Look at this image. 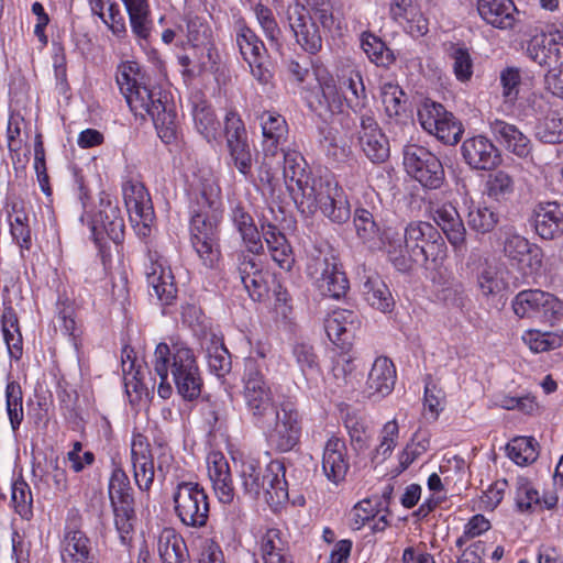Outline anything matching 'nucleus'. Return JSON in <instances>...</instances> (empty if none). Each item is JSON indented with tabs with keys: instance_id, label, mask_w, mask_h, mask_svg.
I'll use <instances>...</instances> for the list:
<instances>
[{
	"instance_id": "obj_6",
	"label": "nucleus",
	"mask_w": 563,
	"mask_h": 563,
	"mask_svg": "<svg viewBox=\"0 0 563 563\" xmlns=\"http://www.w3.org/2000/svg\"><path fill=\"white\" fill-rule=\"evenodd\" d=\"M243 398L252 423L257 428L272 424L280 409L274 401L272 389L265 379L263 366L255 357L244 360Z\"/></svg>"
},
{
	"instance_id": "obj_61",
	"label": "nucleus",
	"mask_w": 563,
	"mask_h": 563,
	"mask_svg": "<svg viewBox=\"0 0 563 563\" xmlns=\"http://www.w3.org/2000/svg\"><path fill=\"white\" fill-rule=\"evenodd\" d=\"M320 106L324 107L331 114L341 112L344 95H341L335 81L332 78L323 79L320 81Z\"/></svg>"
},
{
	"instance_id": "obj_14",
	"label": "nucleus",
	"mask_w": 563,
	"mask_h": 563,
	"mask_svg": "<svg viewBox=\"0 0 563 563\" xmlns=\"http://www.w3.org/2000/svg\"><path fill=\"white\" fill-rule=\"evenodd\" d=\"M122 194L129 218L139 236L146 238L155 219L151 196L144 184L135 178L122 183Z\"/></svg>"
},
{
	"instance_id": "obj_1",
	"label": "nucleus",
	"mask_w": 563,
	"mask_h": 563,
	"mask_svg": "<svg viewBox=\"0 0 563 563\" xmlns=\"http://www.w3.org/2000/svg\"><path fill=\"white\" fill-rule=\"evenodd\" d=\"M280 152L283 176L288 190L295 195L299 211L312 216L320 210L331 222L345 223L351 217V209L338 181L328 176H312L299 152L285 148Z\"/></svg>"
},
{
	"instance_id": "obj_3",
	"label": "nucleus",
	"mask_w": 563,
	"mask_h": 563,
	"mask_svg": "<svg viewBox=\"0 0 563 563\" xmlns=\"http://www.w3.org/2000/svg\"><path fill=\"white\" fill-rule=\"evenodd\" d=\"M153 366L161 383L157 394L163 399L172 396L173 388L168 376L175 384L177 393L188 401L197 399L202 389V378L194 351L181 341L157 344Z\"/></svg>"
},
{
	"instance_id": "obj_56",
	"label": "nucleus",
	"mask_w": 563,
	"mask_h": 563,
	"mask_svg": "<svg viewBox=\"0 0 563 563\" xmlns=\"http://www.w3.org/2000/svg\"><path fill=\"white\" fill-rule=\"evenodd\" d=\"M428 133L437 136V139L444 144L454 145L461 140L463 128L453 113L449 112L445 118H442L439 121L437 130H432V132Z\"/></svg>"
},
{
	"instance_id": "obj_15",
	"label": "nucleus",
	"mask_w": 563,
	"mask_h": 563,
	"mask_svg": "<svg viewBox=\"0 0 563 563\" xmlns=\"http://www.w3.org/2000/svg\"><path fill=\"white\" fill-rule=\"evenodd\" d=\"M268 442L280 452L291 451L299 442L301 427L299 413L290 404H280L272 424L261 428Z\"/></svg>"
},
{
	"instance_id": "obj_37",
	"label": "nucleus",
	"mask_w": 563,
	"mask_h": 563,
	"mask_svg": "<svg viewBox=\"0 0 563 563\" xmlns=\"http://www.w3.org/2000/svg\"><path fill=\"white\" fill-rule=\"evenodd\" d=\"M157 553L162 563H190L185 540L173 529H164L159 533Z\"/></svg>"
},
{
	"instance_id": "obj_9",
	"label": "nucleus",
	"mask_w": 563,
	"mask_h": 563,
	"mask_svg": "<svg viewBox=\"0 0 563 563\" xmlns=\"http://www.w3.org/2000/svg\"><path fill=\"white\" fill-rule=\"evenodd\" d=\"M108 495L119 538L122 543H126L134 531L136 512L130 479L121 467H115L111 473Z\"/></svg>"
},
{
	"instance_id": "obj_57",
	"label": "nucleus",
	"mask_w": 563,
	"mask_h": 563,
	"mask_svg": "<svg viewBox=\"0 0 563 563\" xmlns=\"http://www.w3.org/2000/svg\"><path fill=\"white\" fill-rule=\"evenodd\" d=\"M396 22L413 38L422 37L429 32V19L418 5Z\"/></svg>"
},
{
	"instance_id": "obj_28",
	"label": "nucleus",
	"mask_w": 563,
	"mask_h": 563,
	"mask_svg": "<svg viewBox=\"0 0 563 563\" xmlns=\"http://www.w3.org/2000/svg\"><path fill=\"white\" fill-rule=\"evenodd\" d=\"M360 325L356 312L347 309H338L324 320V330L328 338L336 345H344L353 338Z\"/></svg>"
},
{
	"instance_id": "obj_11",
	"label": "nucleus",
	"mask_w": 563,
	"mask_h": 563,
	"mask_svg": "<svg viewBox=\"0 0 563 563\" xmlns=\"http://www.w3.org/2000/svg\"><path fill=\"white\" fill-rule=\"evenodd\" d=\"M404 166L407 174L423 188L435 190L445 180V172L441 161L428 148L408 144L404 147Z\"/></svg>"
},
{
	"instance_id": "obj_48",
	"label": "nucleus",
	"mask_w": 563,
	"mask_h": 563,
	"mask_svg": "<svg viewBox=\"0 0 563 563\" xmlns=\"http://www.w3.org/2000/svg\"><path fill=\"white\" fill-rule=\"evenodd\" d=\"M126 13L135 38L148 42L154 27L150 4L126 10Z\"/></svg>"
},
{
	"instance_id": "obj_26",
	"label": "nucleus",
	"mask_w": 563,
	"mask_h": 563,
	"mask_svg": "<svg viewBox=\"0 0 563 563\" xmlns=\"http://www.w3.org/2000/svg\"><path fill=\"white\" fill-rule=\"evenodd\" d=\"M396 383V368L386 356L377 357L366 380V391L369 397L384 398L389 395Z\"/></svg>"
},
{
	"instance_id": "obj_45",
	"label": "nucleus",
	"mask_w": 563,
	"mask_h": 563,
	"mask_svg": "<svg viewBox=\"0 0 563 563\" xmlns=\"http://www.w3.org/2000/svg\"><path fill=\"white\" fill-rule=\"evenodd\" d=\"M538 445L532 437H517L506 445V451L516 464L528 465L538 459Z\"/></svg>"
},
{
	"instance_id": "obj_40",
	"label": "nucleus",
	"mask_w": 563,
	"mask_h": 563,
	"mask_svg": "<svg viewBox=\"0 0 563 563\" xmlns=\"http://www.w3.org/2000/svg\"><path fill=\"white\" fill-rule=\"evenodd\" d=\"M534 136L543 143L556 144L563 142V109L549 111L538 119L533 126Z\"/></svg>"
},
{
	"instance_id": "obj_64",
	"label": "nucleus",
	"mask_w": 563,
	"mask_h": 563,
	"mask_svg": "<svg viewBox=\"0 0 563 563\" xmlns=\"http://www.w3.org/2000/svg\"><path fill=\"white\" fill-rule=\"evenodd\" d=\"M523 341L534 353L553 350L561 345V338L551 332H540L537 330L528 331L523 335Z\"/></svg>"
},
{
	"instance_id": "obj_29",
	"label": "nucleus",
	"mask_w": 563,
	"mask_h": 563,
	"mask_svg": "<svg viewBox=\"0 0 563 563\" xmlns=\"http://www.w3.org/2000/svg\"><path fill=\"white\" fill-rule=\"evenodd\" d=\"M230 218L247 251L253 255L262 254L264 245L261 240V232L246 208L240 202L234 205L231 209Z\"/></svg>"
},
{
	"instance_id": "obj_27",
	"label": "nucleus",
	"mask_w": 563,
	"mask_h": 563,
	"mask_svg": "<svg viewBox=\"0 0 563 563\" xmlns=\"http://www.w3.org/2000/svg\"><path fill=\"white\" fill-rule=\"evenodd\" d=\"M516 505L521 512L542 511L553 509L559 498L555 494H545L542 497L526 477L516 481Z\"/></svg>"
},
{
	"instance_id": "obj_34",
	"label": "nucleus",
	"mask_w": 563,
	"mask_h": 563,
	"mask_svg": "<svg viewBox=\"0 0 563 563\" xmlns=\"http://www.w3.org/2000/svg\"><path fill=\"white\" fill-rule=\"evenodd\" d=\"M341 88L347 107L355 114L360 115V119L363 118V115L373 114V111L369 108V99L366 93L363 77L360 71H351L349 77L342 81Z\"/></svg>"
},
{
	"instance_id": "obj_16",
	"label": "nucleus",
	"mask_w": 563,
	"mask_h": 563,
	"mask_svg": "<svg viewBox=\"0 0 563 563\" xmlns=\"http://www.w3.org/2000/svg\"><path fill=\"white\" fill-rule=\"evenodd\" d=\"M91 231L96 240L106 234L114 243H120L124 235V220L117 200L101 191L99 195L98 211L91 218Z\"/></svg>"
},
{
	"instance_id": "obj_12",
	"label": "nucleus",
	"mask_w": 563,
	"mask_h": 563,
	"mask_svg": "<svg viewBox=\"0 0 563 563\" xmlns=\"http://www.w3.org/2000/svg\"><path fill=\"white\" fill-rule=\"evenodd\" d=\"M175 512L187 527L202 528L209 517V499L205 488L195 482H180L173 496Z\"/></svg>"
},
{
	"instance_id": "obj_35",
	"label": "nucleus",
	"mask_w": 563,
	"mask_h": 563,
	"mask_svg": "<svg viewBox=\"0 0 563 563\" xmlns=\"http://www.w3.org/2000/svg\"><path fill=\"white\" fill-rule=\"evenodd\" d=\"M477 11L488 24L508 29L514 25L516 7L511 0H478Z\"/></svg>"
},
{
	"instance_id": "obj_41",
	"label": "nucleus",
	"mask_w": 563,
	"mask_h": 563,
	"mask_svg": "<svg viewBox=\"0 0 563 563\" xmlns=\"http://www.w3.org/2000/svg\"><path fill=\"white\" fill-rule=\"evenodd\" d=\"M2 332L11 357L19 360L22 355V334L19 328V319L11 306L4 307L1 317Z\"/></svg>"
},
{
	"instance_id": "obj_18",
	"label": "nucleus",
	"mask_w": 563,
	"mask_h": 563,
	"mask_svg": "<svg viewBox=\"0 0 563 563\" xmlns=\"http://www.w3.org/2000/svg\"><path fill=\"white\" fill-rule=\"evenodd\" d=\"M357 140L364 154L373 163H383L389 157V143L374 114L360 119Z\"/></svg>"
},
{
	"instance_id": "obj_32",
	"label": "nucleus",
	"mask_w": 563,
	"mask_h": 563,
	"mask_svg": "<svg viewBox=\"0 0 563 563\" xmlns=\"http://www.w3.org/2000/svg\"><path fill=\"white\" fill-rule=\"evenodd\" d=\"M90 540L85 532L67 529L62 541L60 556L63 563H92Z\"/></svg>"
},
{
	"instance_id": "obj_60",
	"label": "nucleus",
	"mask_w": 563,
	"mask_h": 563,
	"mask_svg": "<svg viewBox=\"0 0 563 563\" xmlns=\"http://www.w3.org/2000/svg\"><path fill=\"white\" fill-rule=\"evenodd\" d=\"M224 136L227 146L249 141L245 124L234 110H229L224 117Z\"/></svg>"
},
{
	"instance_id": "obj_36",
	"label": "nucleus",
	"mask_w": 563,
	"mask_h": 563,
	"mask_svg": "<svg viewBox=\"0 0 563 563\" xmlns=\"http://www.w3.org/2000/svg\"><path fill=\"white\" fill-rule=\"evenodd\" d=\"M527 55L540 66L548 67H556L562 59L561 48L545 33L537 34L528 42Z\"/></svg>"
},
{
	"instance_id": "obj_8",
	"label": "nucleus",
	"mask_w": 563,
	"mask_h": 563,
	"mask_svg": "<svg viewBox=\"0 0 563 563\" xmlns=\"http://www.w3.org/2000/svg\"><path fill=\"white\" fill-rule=\"evenodd\" d=\"M308 277L319 292L329 298L340 299L349 290V280L338 258L331 251L314 249L308 256Z\"/></svg>"
},
{
	"instance_id": "obj_38",
	"label": "nucleus",
	"mask_w": 563,
	"mask_h": 563,
	"mask_svg": "<svg viewBox=\"0 0 563 563\" xmlns=\"http://www.w3.org/2000/svg\"><path fill=\"white\" fill-rule=\"evenodd\" d=\"M147 117L153 120L157 135L165 144H172L177 140L178 123L174 104L167 98L161 102V107L154 109Z\"/></svg>"
},
{
	"instance_id": "obj_25",
	"label": "nucleus",
	"mask_w": 563,
	"mask_h": 563,
	"mask_svg": "<svg viewBox=\"0 0 563 563\" xmlns=\"http://www.w3.org/2000/svg\"><path fill=\"white\" fill-rule=\"evenodd\" d=\"M151 264L146 267V280L148 285V292L155 296L163 305H170L176 298L177 287L174 284V276L164 263L150 255Z\"/></svg>"
},
{
	"instance_id": "obj_62",
	"label": "nucleus",
	"mask_w": 563,
	"mask_h": 563,
	"mask_svg": "<svg viewBox=\"0 0 563 563\" xmlns=\"http://www.w3.org/2000/svg\"><path fill=\"white\" fill-rule=\"evenodd\" d=\"M354 225L357 236L365 243L374 241L379 232L374 216L366 209H356L354 213Z\"/></svg>"
},
{
	"instance_id": "obj_43",
	"label": "nucleus",
	"mask_w": 563,
	"mask_h": 563,
	"mask_svg": "<svg viewBox=\"0 0 563 563\" xmlns=\"http://www.w3.org/2000/svg\"><path fill=\"white\" fill-rule=\"evenodd\" d=\"M236 44L245 62L249 58H265L266 48L260 37L251 30L244 21L236 26Z\"/></svg>"
},
{
	"instance_id": "obj_51",
	"label": "nucleus",
	"mask_w": 563,
	"mask_h": 563,
	"mask_svg": "<svg viewBox=\"0 0 563 563\" xmlns=\"http://www.w3.org/2000/svg\"><path fill=\"white\" fill-rule=\"evenodd\" d=\"M229 151L230 161L238 172L244 176L245 179H250L253 167V153L251 150L250 141L236 143L231 146H227Z\"/></svg>"
},
{
	"instance_id": "obj_21",
	"label": "nucleus",
	"mask_w": 563,
	"mask_h": 563,
	"mask_svg": "<svg viewBox=\"0 0 563 563\" xmlns=\"http://www.w3.org/2000/svg\"><path fill=\"white\" fill-rule=\"evenodd\" d=\"M131 460L136 485L141 490H148L154 481L155 468L150 442L142 433H134L132 437Z\"/></svg>"
},
{
	"instance_id": "obj_23",
	"label": "nucleus",
	"mask_w": 563,
	"mask_h": 563,
	"mask_svg": "<svg viewBox=\"0 0 563 563\" xmlns=\"http://www.w3.org/2000/svg\"><path fill=\"white\" fill-rule=\"evenodd\" d=\"M432 218L455 252L466 251V229L460 213L452 203H443L433 208Z\"/></svg>"
},
{
	"instance_id": "obj_63",
	"label": "nucleus",
	"mask_w": 563,
	"mask_h": 563,
	"mask_svg": "<svg viewBox=\"0 0 563 563\" xmlns=\"http://www.w3.org/2000/svg\"><path fill=\"white\" fill-rule=\"evenodd\" d=\"M499 79L505 101L514 103L518 99L521 86L520 69L514 66L506 67L500 71Z\"/></svg>"
},
{
	"instance_id": "obj_24",
	"label": "nucleus",
	"mask_w": 563,
	"mask_h": 563,
	"mask_svg": "<svg viewBox=\"0 0 563 563\" xmlns=\"http://www.w3.org/2000/svg\"><path fill=\"white\" fill-rule=\"evenodd\" d=\"M350 470V459L345 441L332 435L325 442L322 455V471L335 485L343 482Z\"/></svg>"
},
{
	"instance_id": "obj_7",
	"label": "nucleus",
	"mask_w": 563,
	"mask_h": 563,
	"mask_svg": "<svg viewBox=\"0 0 563 563\" xmlns=\"http://www.w3.org/2000/svg\"><path fill=\"white\" fill-rule=\"evenodd\" d=\"M202 205L199 210L191 211L190 242L202 264L212 268L219 260L217 243V224L209 216V210L214 208L216 199L206 190L201 192Z\"/></svg>"
},
{
	"instance_id": "obj_31",
	"label": "nucleus",
	"mask_w": 563,
	"mask_h": 563,
	"mask_svg": "<svg viewBox=\"0 0 563 563\" xmlns=\"http://www.w3.org/2000/svg\"><path fill=\"white\" fill-rule=\"evenodd\" d=\"M490 131L498 142L519 157L530 153V140L514 124L503 120L490 122Z\"/></svg>"
},
{
	"instance_id": "obj_5",
	"label": "nucleus",
	"mask_w": 563,
	"mask_h": 563,
	"mask_svg": "<svg viewBox=\"0 0 563 563\" xmlns=\"http://www.w3.org/2000/svg\"><path fill=\"white\" fill-rule=\"evenodd\" d=\"M115 79L131 111L142 119L161 107V102L167 98L159 87L151 82L136 62L120 65Z\"/></svg>"
},
{
	"instance_id": "obj_55",
	"label": "nucleus",
	"mask_w": 563,
	"mask_h": 563,
	"mask_svg": "<svg viewBox=\"0 0 563 563\" xmlns=\"http://www.w3.org/2000/svg\"><path fill=\"white\" fill-rule=\"evenodd\" d=\"M448 113L449 111L441 103L424 99L418 108V120L426 132H432Z\"/></svg>"
},
{
	"instance_id": "obj_54",
	"label": "nucleus",
	"mask_w": 563,
	"mask_h": 563,
	"mask_svg": "<svg viewBox=\"0 0 563 563\" xmlns=\"http://www.w3.org/2000/svg\"><path fill=\"white\" fill-rule=\"evenodd\" d=\"M499 221L498 214L486 206L478 205L468 212V225L477 233H488Z\"/></svg>"
},
{
	"instance_id": "obj_33",
	"label": "nucleus",
	"mask_w": 563,
	"mask_h": 563,
	"mask_svg": "<svg viewBox=\"0 0 563 563\" xmlns=\"http://www.w3.org/2000/svg\"><path fill=\"white\" fill-rule=\"evenodd\" d=\"M363 278L362 295L366 302L384 313L390 312L395 307V300L382 277L372 273Z\"/></svg>"
},
{
	"instance_id": "obj_19",
	"label": "nucleus",
	"mask_w": 563,
	"mask_h": 563,
	"mask_svg": "<svg viewBox=\"0 0 563 563\" xmlns=\"http://www.w3.org/2000/svg\"><path fill=\"white\" fill-rule=\"evenodd\" d=\"M530 221L542 240L552 241L563 236V208L555 201L537 205Z\"/></svg>"
},
{
	"instance_id": "obj_59",
	"label": "nucleus",
	"mask_w": 563,
	"mask_h": 563,
	"mask_svg": "<svg viewBox=\"0 0 563 563\" xmlns=\"http://www.w3.org/2000/svg\"><path fill=\"white\" fill-rule=\"evenodd\" d=\"M486 186L488 196L496 200L507 199L515 188L512 177L504 170L490 174Z\"/></svg>"
},
{
	"instance_id": "obj_46",
	"label": "nucleus",
	"mask_w": 563,
	"mask_h": 563,
	"mask_svg": "<svg viewBox=\"0 0 563 563\" xmlns=\"http://www.w3.org/2000/svg\"><path fill=\"white\" fill-rule=\"evenodd\" d=\"M5 407L13 431H16L23 421V393L20 384L10 380L5 387Z\"/></svg>"
},
{
	"instance_id": "obj_20",
	"label": "nucleus",
	"mask_w": 563,
	"mask_h": 563,
	"mask_svg": "<svg viewBox=\"0 0 563 563\" xmlns=\"http://www.w3.org/2000/svg\"><path fill=\"white\" fill-rule=\"evenodd\" d=\"M262 128V148L265 158L275 157L284 151L288 140V124L285 118L274 111H264L260 115Z\"/></svg>"
},
{
	"instance_id": "obj_53",
	"label": "nucleus",
	"mask_w": 563,
	"mask_h": 563,
	"mask_svg": "<svg viewBox=\"0 0 563 563\" xmlns=\"http://www.w3.org/2000/svg\"><path fill=\"white\" fill-rule=\"evenodd\" d=\"M12 210L15 213L13 218L9 216L10 233L12 239L21 250H30L32 245V238L27 223L29 218L23 211L16 210V205H13Z\"/></svg>"
},
{
	"instance_id": "obj_13",
	"label": "nucleus",
	"mask_w": 563,
	"mask_h": 563,
	"mask_svg": "<svg viewBox=\"0 0 563 563\" xmlns=\"http://www.w3.org/2000/svg\"><path fill=\"white\" fill-rule=\"evenodd\" d=\"M499 232L503 239V254L509 264L523 275L538 273L542 267V250L520 235L514 227H501Z\"/></svg>"
},
{
	"instance_id": "obj_49",
	"label": "nucleus",
	"mask_w": 563,
	"mask_h": 563,
	"mask_svg": "<svg viewBox=\"0 0 563 563\" xmlns=\"http://www.w3.org/2000/svg\"><path fill=\"white\" fill-rule=\"evenodd\" d=\"M382 100L385 112L389 118L400 117L407 108V95L396 84L385 82L382 86Z\"/></svg>"
},
{
	"instance_id": "obj_58",
	"label": "nucleus",
	"mask_w": 563,
	"mask_h": 563,
	"mask_svg": "<svg viewBox=\"0 0 563 563\" xmlns=\"http://www.w3.org/2000/svg\"><path fill=\"white\" fill-rule=\"evenodd\" d=\"M187 37L192 46L211 44L212 29L209 22L201 16H189L187 21Z\"/></svg>"
},
{
	"instance_id": "obj_22",
	"label": "nucleus",
	"mask_w": 563,
	"mask_h": 563,
	"mask_svg": "<svg viewBox=\"0 0 563 563\" xmlns=\"http://www.w3.org/2000/svg\"><path fill=\"white\" fill-rule=\"evenodd\" d=\"M461 150L463 158L473 169H493L501 159L498 148L483 135L466 139Z\"/></svg>"
},
{
	"instance_id": "obj_2",
	"label": "nucleus",
	"mask_w": 563,
	"mask_h": 563,
	"mask_svg": "<svg viewBox=\"0 0 563 563\" xmlns=\"http://www.w3.org/2000/svg\"><path fill=\"white\" fill-rule=\"evenodd\" d=\"M384 246L389 262L399 272H408L413 263L441 264L446 244L439 230L427 221H411L399 233L390 228L384 232Z\"/></svg>"
},
{
	"instance_id": "obj_50",
	"label": "nucleus",
	"mask_w": 563,
	"mask_h": 563,
	"mask_svg": "<svg viewBox=\"0 0 563 563\" xmlns=\"http://www.w3.org/2000/svg\"><path fill=\"white\" fill-rule=\"evenodd\" d=\"M344 426L347 430L354 450H364L369 440V431L366 420L354 412H349L345 416Z\"/></svg>"
},
{
	"instance_id": "obj_30",
	"label": "nucleus",
	"mask_w": 563,
	"mask_h": 563,
	"mask_svg": "<svg viewBox=\"0 0 563 563\" xmlns=\"http://www.w3.org/2000/svg\"><path fill=\"white\" fill-rule=\"evenodd\" d=\"M208 474L218 499L222 504H230L234 498V487L230 466L223 454L213 453L209 456Z\"/></svg>"
},
{
	"instance_id": "obj_44",
	"label": "nucleus",
	"mask_w": 563,
	"mask_h": 563,
	"mask_svg": "<svg viewBox=\"0 0 563 563\" xmlns=\"http://www.w3.org/2000/svg\"><path fill=\"white\" fill-rule=\"evenodd\" d=\"M194 122L197 131L207 140L212 142L220 134V122L214 111L206 102L196 103L192 111Z\"/></svg>"
},
{
	"instance_id": "obj_17",
	"label": "nucleus",
	"mask_w": 563,
	"mask_h": 563,
	"mask_svg": "<svg viewBox=\"0 0 563 563\" xmlns=\"http://www.w3.org/2000/svg\"><path fill=\"white\" fill-rule=\"evenodd\" d=\"M287 20L297 43L309 54H317L322 48V32L313 21L309 10L295 1L287 8Z\"/></svg>"
},
{
	"instance_id": "obj_47",
	"label": "nucleus",
	"mask_w": 563,
	"mask_h": 563,
	"mask_svg": "<svg viewBox=\"0 0 563 563\" xmlns=\"http://www.w3.org/2000/svg\"><path fill=\"white\" fill-rule=\"evenodd\" d=\"M361 44L369 60L377 66L387 67L395 59L393 52L386 46V44L372 33H364L362 35Z\"/></svg>"
},
{
	"instance_id": "obj_4",
	"label": "nucleus",
	"mask_w": 563,
	"mask_h": 563,
	"mask_svg": "<svg viewBox=\"0 0 563 563\" xmlns=\"http://www.w3.org/2000/svg\"><path fill=\"white\" fill-rule=\"evenodd\" d=\"M284 463L272 461L262 466L255 460L243 461L240 479L244 493L253 499H263L271 507H278L288 500V484Z\"/></svg>"
},
{
	"instance_id": "obj_10",
	"label": "nucleus",
	"mask_w": 563,
	"mask_h": 563,
	"mask_svg": "<svg viewBox=\"0 0 563 563\" xmlns=\"http://www.w3.org/2000/svg\"><path fill=\"white\" fill-rule=\"evenodd\" d=\"M514 313L521 319H532L553 324L563 316V302L553 294L541 289L519 291L511 301Z\"/></svg>"
},
{
	"instance_id": "obj_39",
	"label": "nucleus",
	"mask_w": 563,
	"mask_h": 563,
	"mask_svg": "<svg viewBox=\"0 0 563 563\" xmlns=\"http://www.w3.org/2000/svg\"><path fill=\"white\" fill-rule=\"evenodd\" d=\"M291 356L307 382L316 379L320 375L319 356L310 343L296 342L291 347Z\"/></svg>"
},
{
	"instance_id": "obj_52",
	"label": "nucleus",
	"mask_w": 563,
	"mask_h": 563,
	"mask_svg": "<svg viewBox=\"0 0 563 563\" xmlns=\"http://www.w3.org/2000/svg\"><path fill=\"white\" fill-rule=\"evenodd\" d=\"M449 57L452 59V67L455 77L460 81H468L473 75V60L467 48L451 44Z\"/></svg>"
},
{
	"instance_id": "obj_42",
	"label": "nucleus",
	"mask_w": 563,
	"mask_h": 563,
	"mask_svg": "<svg viewBox=\"0 0 563 563\" xmlns=\"http://www.w3.org/2000/svg\"><path fill=\"white\" fill-rule=\"evenodd\" d=\"M262 556L265 563H292L280 531L269 529L262 539Z\"/></svg>"
}]
</instances>
